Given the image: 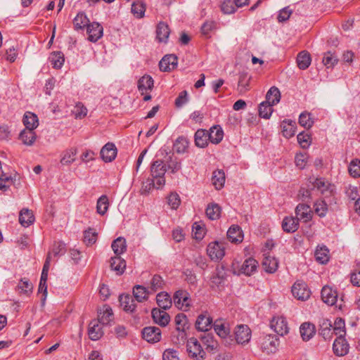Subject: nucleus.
I'll return each instance as SVG.
<instances>
[{
  "instance_id": "423d86ee",
  "label": "nucleus",
  "mask_w": 360,
  "mask_h": 360,
  "mask_svg": "<svg viewBox=\"0 0 360 360\" xmlns=\"http://www.w3.org/2000/svg\"><path fill=\"white\" fill-rule=\"evenodd\" d=\"M207 253L212 260L219 261L225 255L224 245L218 241L212 242L207 245Z\"/></svg>"
},
{
  "instance_id": "338daca9",
  "label": "nucleus",
  "mask_w": 360,
  "mask_h": 360,
  "mask_svg": "<svg viewBox=\"0 0 360 360\" xmlns=\"http://www.w3.org/2000/svg\"><path fill=\"white\" fill-rule=\"evenodd\" d=\"M235 2L232 0H225L221 4V11L225 14H231L235 12Z\"/></svg>"
},
{
  "instance_id": "bf43d9fd",
  "label": "nucleus",
  "mask_w": 360,
  "mask_h": 360,
  "mask_svg": "<svg viewBox=\"0 0 360 360\" xmlns=\"http://www.w3.org/2000/svg\"><path fill=\"white\" fill-rule=\"evenodd\" d=\"M97 240V233L92 229H89L84 233V241L86 245H92Z\"/></svg>"
},
{
  "instance_id": "0eeeda50",
  "label": "nucleus",
  "mask_w": 360,
  "mask_h": 360,
  "mask_svg": "<svg viewBox=\"0 0 360 360\" xmlns=\"http://www.w3.org/2000/svg\"><path fill=\"white\" fill-rule=\"evenodd\" d=\"M293 296L300 300H306L310 297V290L302 281H296L292 287Z\"/></svg>"
},
{
  "instance_id": "774afa93",
  "label": "nucleus",
  "mask_w": 360,
  "mask_h": 360,
  "mask_svg": "<svg viewBox=\"0 0 360 360\" xmlns=\"http://www.w3.org/2000/svg\"><path fill=\"white\" fill-rule=\"evenodd\" d=\"M162 360H179L177 352L173 349H166L163 353Z\"/></svg>"
},
{
  "instance_id": "7c9ffc66",
  "label": "nucleus",
  "mask_w": 360,
  "mask_h": 360,
  "mask_svg": "<svg viewBox=\"0 0 360 360\" xmlns=\"http://www.w3.org/2000/svg\"><path fill=\"white\" fill-rule=\"evenodd\" d=\"M300 335L304 341L309 340L315 334V327L309 323H304L300 328Z\"/></svg>"
},
{
  "instance_id": "2eb2a0df",
  "label": "nucleus",
  "mask_w": 360,
  "mask_h": 360,
  "mask_svg": "<svg viewBox=\"0 0 360 360\" xmlns=\"http://www.w3.org/2000/svg\"><path fill=\"white\" fill-rule=\"evenodd\" d=\"M177 57L174 54L165 56L159 63L160 70L164 72H169L177 66Z\"/></svg>"
},
{
  "instance_id": "6ab92c4d",
  "label": "nucleus",
  "mask_w": 360,
  "mask_h": 360,
  "mask_svg": "<svg viewBox=\"0 0 360 360\" xmlns=\"http://www.w3.org/2000/svg\"><path fill=\"white\" fill-rule=\"evenodd\" d=\"M152 317L155 323L160 326H166L169 321V315L164 310L158 308H154L151 311Z\"/></svg>"
},
{
  "instance_id": "7ed1b4c3",
  "label": "nucleus",
  "mask_w": 360,
  "mask_h": 360,
  "mask_svg": "<svg viewBox=\"0 0 360 360\" xmlns=\"http://www.w3.org/2000/svg\"><path fill=\"white\" fill-rule=\"evenodd\" d=\"M186 347L188 356L193 360H204L205 359L206 352L195 338H191L188 340Z\"/></svg>"
},
{
  "instance_id": "c9c22d12",
  "label": "nucleus",
  "mask_w": 360,
  "mask_h": 360,
  "mask_svg": "<svg viewBox=\"0 0 360 360\" xmlns=\"http://www.w3.org/2000/svg\"><path fill=\"white\" fill-rule=\"evenodd\" d=\"M22 122L25 129L34 130L39 126V119L37 114H24Z\"/></svg>"
},
{
  "instance_id": "ea45409f",
  "label": "nucleus",
  "mask_w": 360,
  "mask_h": 360,
  "mask_svg": "<svg viewBox=\"0 0 360 360\" xmlns=\"http://www.w3.org/2000/svg\"><path fill=\"white\" fill-rule=\"evenodd\" d=\"M208 133L204 129H198L195 134V143L198 147L205 148L207 146Z\"/></svg>"
},
{
  "instance_id": "5fc2aeb1",
  "label": "nucleus",
  "mask_w": 360,
  "mask_h": 360,
  "mask_svg": "<svg viewBox=\"0 0 360 360\" xmlns=\"http://www.w3.org/2000/svg\"><path fill=\"white\" fill-rule=\"evenodd\" d=\"M175 324L176 326V330L179 332H181V333H184V330L186 328L187 325V317L184 314H178L175 316Z\"/></svg>"
},
{
  "instance_id": "864d4df0",
  "label": "nucleus",
  "mask_w": 360,
  "mask_h": 360,
  "mask_svg": "<svg viewBox=\"0 0 360 360\" xmlns=\"http://www.w3.org/2000/svg\"><path fill=\"white\" fill-rule=\"evenodd\" d=\"M345 321L342 319H336L334 323V326L332 327L333 333H335L338 337H343L345 334Z\"/></svg>"
},
{
  "instance_id": "6e6d98bb",
  "label": "nucleus",
  "mask_w": 360,
  "mask_h": 360,
  "mask_svg": "<svg viewBox=\"0 0 360 360\" xmlns=\"http://www.w3.org/2000/svg\"><path fill=\"white\" fill-rule=\"evenodd\" d=\"M322 61L327 68H330L338 63V59L335 55L328 51L324 55Z\"/></svg>"
},
{
  "instance_id": "4468645a",
  "label": "nucleus",
  "mask_w": 360,
  "mask_h": 360,
  "mask_svg": "<svg viewBox=\"0 0 360 360\" xmlns=\"http://www.w3.org/2000/svg\"><path fill=\"white\" fill-rule=\"evenodd\" d=\"M98 320L99 324L103 326L110 325L114 319V315L112 309L108 306L104 305L98 312Z\"/></svg>"
},
{
  "instance_id": "b1692460",
  "label": "nucleus",
  "mask_w": 360,
  "mask_h": 360,
  "mask_svg": "<svg viewBox=\"0 0 360 360\" xmlns=\"http://www.w3.org/2000/svg\"><path fill=\"white\" fill-rule=\"evenodd\" d=\"M103 335V331L96 320L92 321L89 326V336L92 340H98Z\"/></svg>"
},
{
  "instance_id": "79ce46f5",
  "label": "nucleus",
  "mask_w": 360,
  "mask_h": 360,
  "mask_svg": "<svg viewBox=\"0 0 360 360\" xmlns=\"http://www.w3.org/2000/svg\"><path fill=\"white\" fill-rule=\"evenodd\" d=\"M329 250L326 246L318 247L315 251L316 260L320 264H326L329 260Z\"/></svg>"
},
{
  "instance_id": "f257e3e1",
  "label": "nucleus",
  "mask_w": 360,
  "mask_h": 360,
  "mask_svg": "<svg viewBox=\"0 0 360 360\" xmlns=\"http://www.w3.org/2000/svg\"><path fill=\"white\" fill-rule=\"evenodd\" d=\"M281 98L280 91L277 87L272 86L266 95V101L262 102L258 108V112H273V105L278 103Z\"/></svg>"
},
{
  "instance_id": "58836bf2",
  "label": "nucleus",
  "mask_w": 360,
  "mask_h": 360,
  "mask_svg": "<svg viewBox=\"0 0 360 360\" xmlns=\"http://www.w3.org/2000/svg\"><path fill=\"white\" fill-rule=\"evenodd\" d=\"M111 248L117 256H120L127 250L126 240L123 237H118L112 243Z\"/></svg>"
},
{
  "instance_id": "72a5a7b5",
  "label": "nucleus",
  "mask_w": 360,
  "mask_h": 360,
  "mask_svg": "<svg viewBox=\"0 0 360 360\" xmlns=\"http://www.w3.org/2000/svg\"><path fill=\"white\" fill-rule=\"evenodd\" d=\"M227 237L232 243L241 242L243 238L242 231L237 225H233L229 229Z\"/></svg>"
},
{
  "instance_id": "49530a36",
  "label": "nucleus",
  "mask_w": 360,
  "mask_h": 360,
  "mask_svg": "<svg viewBox=\"0 0 360 360\" xmlns=\"http://www.w3.org/2000/svg\"><path fill=\"white\" fill-rule=\"evenodd\" d=\"M133 295L137 302H141L148 298V290L145 287L137 285L133 289Z\"/></svg>"
},
{
  "instance_id": "6e6552de",
  "label": "nucleus",
  "mask_w": 360,
  "mask_h": 360,
  "mask_svg": "<svg viewBox=\"0 0 360 360\" xmlns=\"http://www.w3.org/2000/svg\"><path fill=\"white\" fill-rule=\"evenodd\" d=\"M309 183L311 184V188H316L321 194L326 196L330 195L333 192V186L324 179H311Z\"/></svg>"
},
{
  "instance_id": "bb28decb",
  "label": "nucleus",
  "mask_w": 360,
  "mask_h": 360,
  "mask_svg": "<svg viewBox=\"0 0 360 360\" xmlns=\"http://www.w3.org/2000/svg\"><path fill=\"white\" fill-rule=\"evenodd\" d=\"M262 266L266 272L273 274L278 269V262L275 257L267 255L263 259Z\"/></svg>"
},
{
  "instance_id": "09e8293b",
  "label": "nucleus",
  "mask_w": 360,
  "mask_h": 360,
  "mask_svg": "<svg viewBox=\"0 0 360 360\" xmlns=\"http://www.w3.org/2000/svg\"><path fill=\"white\" fill-rule=\"evenodd\" d=\"M89 20L84 13H79L74 19L75 30H81L88 26Z\"/></svg>"
},
{
  "instance_id": "f8f14e48",
  "label": "nucleus",
  "mask_w": 360,
  "mask_h": 360,
  "mask_svg": "<svg viewBox=\"0 0 360 360\" xmlns=\"http://www.w3.org/2000/svg\"><path fill=\"white\" fill-rule=\"evenodd\" d=\"M195 327L200 331H208L213 327L212 317L207 312L200 314L195 321Z\"/></svg>"
},
{
  "instance_id": "c03bdc74",
  "label": "nucleus",
  "mask_w": 360,
  "mask_h": 360,
  "mask_svg": "<svg viewBox=\"0 0 360 360\" xmlns=\"http://www.w3.org/2000/svg\"><path fill=\"white\" fill-rule=\"evenodd\" d=\"M212 184L217 190L221 189L225 183V174L222 170H216L212 174Z\"/></svg>"
},
{
  "instance_id": "1a4fd4ad",
  "label": "nucleus",
  "mask_w": 360,
  "mask_h": 360,
  "mask_svg": "<svg viewBox=\"0 0 360 360\" xmlns=\"http://www.w3.org/2000/svg\"><path fill=\"white\" fill-rule=\"evenodd\" d=\"M235 338L238 344L248 343L251 338V330L247 325L237 326L235 329Z\"/></svg>"
},
{
  "instance_id": "4d7b16f0",
  "label": "nucleus",
  "mask_w": 360,
  "mask_h": 360,
  "mask_svg": "<svg viewBox=\"0 0 360 360\" xmlns=\"http://www.w3.org/2000/svg\"><path fill=\"white\" fill-rule=\"evenodd\" d=\"M250 79V77L247 72H241L240 74L238 87L239 91L245 92L248 89Z\"/></svg>"
},
{
  "instance_id": "f704fd0d",
  "label": "nucleus",
  "mask_w": 360,
  "mask_h": 360,
  "mask_svg": "<svg viewBox=\"0 0 360 360\" xmlns=\"http://www.w3.org/2000/svg\"><path fill=\"white\" fill-rule=\"evenodd\" d=\"M34 221L32 212L28 209H22L19 214V222L24 227H27Z\"/></svg>"
},
{
  "instance_id": "4c0bfd02",
  "label": "nucleus",
  "mask_w": 360,
  "mask_h": 360,
  "mask_svg": "<svg viewBox=\"0 0 360 360\" xmlns=\"http://www.w3.org/2000/svg\"><path fill=\"white\" fill-rule=\"evenodd\" d=\"M311 58L310 54L305 51H301L297 57V66L301 70H306L310 65Z\"/></svg>"
},
{
  "instance_id": "c85d7f7f",
  "label": "nucleus",
  "mask_w": 360,
  "mask_h": 360,
  "mask_svg": "<svg viewBox=\"0 0 360 360\" xmlns=\"http://www.w3.org/2000/svg\"><path fill=\"white\" fill-rule=\"evenodd\" d=\"M121 306L125 311L133 312L136 308V304L133 297L129 295H122L119 297Z\"/></svg>"
},
{
  "instance_id": "2f4dec72",
  "label": "nucleus",
  "mask_w": 360,
  "mask_h": 360,
  "mask_svg": "<svg viewBox=\"0 0 360 360\" xmlns=\"http://www.w3.org/2000/svg\"><path fill=\"white\" fill-rule=\"evenodd\" d=\"M170 30L168 25L163 22L158 23L156 30L157 39L160 42H167Z\"/></svg>"
},
{
  "instance_id": "393cba45",
  "label": "nucleus",
  "mask_w": 360,
  "mask_h": 360,
  "mask_svg": "<svg viewBox=\"0 0 360 360\" xmlns=\"http://www.w3.org/2000/svg\"><path fill=\"white\" fill-rule=\"evenodd\" d=\"M208 133V138L211 143L217 144L223 139L224 131L219 125L212 127Z\"/></svg>"
},
{
  "instance_id": "cd10ccee",
  "label": "nucleus",
  "mask_w": 360,
  "mask_h": 360,
  "mask_svg": "<svg viewBox=\"0 0 360 360\" xmlns=\"http://www.w3.org/2000/svg\"><path fill=\"white\" fill-rule=\"evenodd\" d=\"M156 302L160 308L167 310L172 307V300L167 292H161L156 296Z\"/></svg>"
},
{
  "instance_id": "5701e85b",
  "label": "nucleus",
  "mask_w": 360,
  "mask_h": 360,
  "mask_svg": "<svg viewBox=\"0 0 360 360\" xmlns=\"http://www.w3.org/2000/svg\"><path fill=\"white\" fill-rule=\"evenodd\" d=\"M282 229L285 232L294 233L299 228V219L294 217H285L282 221Z\"/></svg>"
},
{
  "instance_id": "f03ea898",
  "label": "nucleus",
  "mask_w": 360,
  "mask_h": 360,
  "mask_svg": "<svg viewBox=\"0 0 360 360\" xmlns=\"http://www.w3.org/2000/svg\"><path fill=\"white\" fill-rule=\"evenodd\" d=\"M167 171L166 165L163 161L157 160L154 161L150 167L151 176L156 180L157 189L165 184V174Z\"/></svg>"
},
{
  "instance_id": "a878e982",
  "label": "nucleus",
  "mask_w": 360,
  "mask_h": 360,
  "mask_svg": "<svg viewBox=\"0 0 360 360\" xmlns=\"http://www.w3.org/2000/svg\"><path fill=\"white\" fill-rule=\"evenodd\" d=\"M296 217L308 221L311 219V211L310 207L305 204H299L295 208Z\"/></svg>"
},
{
  "instance_id": "a211bd4d",
  "label": "nucleus",
  "mask_w": 360,
  "mask_h": 360,
  "mask_svg": "<svg viewBox=\"0 0 360 360\" xmlns=\"http://www.w3.org/2000/svg\"><path fill=\"white\" fill-rule=\"evenodd\" d=\"M349 346L343 337H338L333 342V349L338 356H343L349 352Z\"/></svg>"
},
{
  "instance_id": "f3484780",
  "label": "nucleus",
  "mask_w": 360,
  "mask_h": 360,
  "mask_svg": "<svg viewBox=\"0 0 360 360\" xmlns=\"http://www.w3.org/2000/svg\"><path fill=\"white\" fill-rule=\"evenodd\" d=\"M87 33L89 40L92 42L97 41L103 36V27L96 22L89 23L87 26Z\"/></svg>"
},
{
  "instance_id": "3c124183",
  "label": "nucleus",
  "mask_w": 360,
  "mask_h": 360,
  "mask_svg": "<svg viewBox=\"0 0 360 360\" xmlns=\"http://www.w3.org/2000/svg\"><path fill=\"white\" fill-rule=\"evenodd\" d=\"M220 212L221 207L215 203L209 205L206 209V214L212 220L218 219L220 216Z\"/></svg>"
},
{
  "instance_id": "20e7f679",
  "label": "nucleus",
  "mask_w": 360,
  "mask_h": 360,
  "mask_svg": "<svg viewBox=\"0 0 360 360\" xmlns=\"http://www.w3.org/2000/svg\"><path fill=\"white\" fill-rule=\"evenodd\" d=\"M174 305L182 310L186 311L191 306V300L189 293L184 290H179L173 296Z\"/></svg>"
},
{
  "instance_id": "0e129e2a",
  "label": "nucleus",
  "mask_w": 360,
  "mask_h": 360,
  "mask_svg": "<svg viewBox=\"0 0 360 360\" xmlns=\"http://www.w3.org/2000/svg\"><path fill=\"white\" fill-rule=\"evenodd\" d=\"M145 5L141 2L133 3L131 5V12L137 18H142L145 13Z\"/></svg>"
},
{
  "instance_id": "dca6fc26",
  "label": "nucleus",
  "mask_w": 360,
  "mask_h": 360,
  "mask_svg": "<svg viewBox=\"0 0 360 360\" xmlns=\"http://www.w3.org/2000/svg\"><path fill=\"white\" fill-rule=\"evenodd\" d=\"M100 153L104 162H110L117 155V148L114 143L109 142L101 148Z\"/></svg>"
},
{
  "instance_id": "473e14b6",
  "label": "nucleus",
  "mask_w": 360,
  "mask_h": 360,
  "mask_svg": "<svg viewBox=\"0 0 360 360\" xmlns=\"http://www.w3.org/2000/svg\"><path fill=\"white\" fill-rule=\"evenodd\" d=\"M110 267L112 270L116 271L117 275H121L124 273L126 267V262L120 256L111 257Z\"/></svg>"
},
{
  "instance_id": "e2e57ef3",
  "label": "nucleus",
  "mask_w": 360,
  "mask_h": 360,
  "mask_svg": "<svg viewBox=\"0 0 360 360\" xmlns=\"http://www.w3.org/2000/svg\"><path fill=\"white\" fill-rule=\"evenodd\" d=\"M349 172L351 176L353 177H359L360 176V160H352L349 166Z\"/></svg>"
},
{
  "instance_id": "a18cd8bd",
  "label": "nucleus",
  "mask_w": 360,
  "mask_h": 360,
  "mask_svg": "<svg viewBox=\"0 0 360 360\" xmlns=\"http://www.w3.org/2000/svg\"><path fill=\"white\" fill-rule=\"evenodd\" d=\"M332 324L328 320H323L320 325L319 334L325 339H330L332 337Z\"/></svg>"
},
{
  "instance_id": "e433bc0d",
  "label": "nucleus",
  "mask_w": 360,
  "mask_h": 360,
  "mask_svg": "<svg viewBox=\"0 0 360 360\" xmlns=\"http://www.w3.org/2000/svg\"><path fill=\"white\" fill-rule=\"evenodd\" d=\"M77 149L71 148L65 150L63 153L60 159V164L63 165H70L75 160L77 155Z\"/></svg>"
},
{
  "instance_id": "ddd939ff",
  "label": "nucleus",
  "mask_w": 360,
  "mask_h": 360,
  "mask_svg": "<svg viewBox=\"0 0 360 360\" xmlns=\"http://www.w3.org/2000/svg\"><path fill=\"white\" fill-rule=\"evenodd\" d=\"M271 328L278 335L281 336L286 335L289 331L287 321L282 316L273 318L271 321Z\"/></svg>"
},
{
  "instance_id": "13d9d810",
  "label": "nucleus",
  "mask_w": 360,
  "mask_h": 360,
  "mask_svg": "<svg viewBox=\"0 0 360 360\" xmlns=\"http://www.w3.org/2000/svg\"><path fill=\"white\" fill-rule=\"evenodd\" d=\"M314 211L319 217L326 216L328 211V205L324 200H318L314 203Z\"/></svg>"
},
{
  "instance_id": "c756f323",
  "label": "nucleus",
  "mask_w": 360,
  "mask_h": 360,
  "mask_svg": "<svg viewBox=\"0 0 360 360\" xmlns=\"http://www.w3.org/2000/svg\"><path fill=\"white\" fill-rule=\"evenodd\" d=\"M154 81L151 76L145 75L141 77L138 82L139 90L142 94L148 90H151L153 87Z\"/></svg>"
},
{
  "instance_id": "aec40b11",
  "label": "nucleus",
  "mask_w": 360,
  "mask_h": 360,
  "mask_svg": "<svg viewBox=\"0 0 360 360\" xmlns=\"http://www.w3.org/2000/svg\"><path fill=\"white\" fill-rule=\"evenodd\" d=\"M213 328L216 333L221 338H226L230 334L229 324L224 319H217L213 323Z\"/></svg>"
},
{
  "instance_id": "4be33fe9",
  "label": "nucleus",
  "mask_w": 360,
  "mask_h": 360,
  "mask_svg": "<svg viewBox=\"0 0 360 360\" xmlns=\"http://www.w3.org/2000/svg\"><path fill=\"white\" fill-rule=\"evenodd\" d=\"M283 136L286 139H290L295 136L296 129V122L291 120H285L281 124Z\"/></svg>"
},
{
  "instance_id": "9b49d317",
  "label": "nucleus",
  "mask_w": 360,
  "mask_h": 360,
  "mask_svg": "<svg viewBox=\"0 0 360 360\" xmlns=\"http://www.w3.org/2000/svg\"><path fill=\"white\" fill-rule=\"evenodd\" d=\"M321 295L323 302L328 305H335L338 302V292L330 286H323Z\"/></svg>"
},
{
  "instance_id": "de8ad7c7",
  "label": "nucleus",
  "mask_w": 360,
  "mask_h": 360,
  "mask_svg": "<svg viewBox=\"0 0 360 360\" xmlns=\"http://www.w3.org/2000/svg\"><path fill=\"white\" fill-rule=\"evenodd\" d=\"M108 207L109 202L107 195H101L97 200L96 212L101 215H104L108 211Z\"/></svg>"
},
{
  "instance_id": "603ef678",
  "label": "nucleus",
  "mask_w": 360,
  "mask_h": 360,
  "mask_svg": "<svg viewBox=\"0 0 360 360\" xmlns=\"http://www.w3.org/2000/svg\"><path fill=\"white\" fill-rule=\"evenodd\" d=\"M165 162L168 169L171 170L172 174L177 172L181 169V162L176 158H173V155H169Z\"/></svg>"
},
{
  "instance_id": "37998d69",
  "label": "nucleus",
  "mask_w": 360,
  "mask_h": 360,
  "mask_svg": "<svg viewBox=\"0 0 360 360\" xmlns=\"http://www.w3.org/2000/svg\"><path fill=\"white\" fill-rule=\"evenodd\" d=\"M49 59L53 68L56 69H60L63 65L65 61L64 56L60 51L53 52Z\"/></svg>"
},
{
  "instance_id": "9d476101",
  "label": "nucleus",
  "mask_w": 360,
  "mask_h": 360,
  "mask_svg": "<svg viewBox=\"0 0 360 360\" xmlns=\"http://www.w3.org/2000/svg\"><path fill=\"white\" fill-rule=\"evenodd\" d=\"M142 336L148 342H158L161 339V330L155 326H148L143 329Z\"/></svg>"
},
{
  "instance_id": "680f3d73",
  "label": "nucleus",
  "mask_w": 360,
  "mask_h": 360,
  "mask_svg": "<svg viewBox=\"0 0 360 360\" xmlns=\"http://www.w3.org/2000/svg\"><path fill=\"white\" fill-rule=\"evenodd\" d=\"M165 285L164 280L159 275H154L150 281V289L155 292L158 290L162 289Z\"/></svg>"
},
{
  "instance_id": "412c9836",
  "label": "nucleus",
  "mask_w": 360,
  "mask_h": 360,
  "mask_svg": "<svg viewBox=\"0 0 360 360\" xmlns=\"http://www.w3.org/2000/svg\"><path fill=\"white\" fill-rule=\"evenodd\" d=\"M258 262L254 258L249 257L246 259L240 269V272L246 276H251L256 272Z\"/></svg>"
},
{
  "instance_id": "8fccbe9b",
  "label": "nucleus",
  "mask_w": 360,
  "mask_h": 360,
  "mask_svg": "<svg viewBox=\"0 0 360 360\" xmlns=\"http://www.w3.org/2000/svg\"><path fill=\"white\" fill-rule=\"evenodd\" d=\"M173 147L177 153H184L188 147V141L185 137L180 136L176 139Z\"/></svg>"
},
{
  "instance_id": "69168bd1",
  "label": "nucleus",
  "mask_w": 360,
  "mask_h": 360,
  "mask_svg": "<svg viewBox=\"0 0 360 360\" xmlns=\"http://www.w3.org/2000/svg\"><path fill=\"white\" fill-rule=\"evenodd\" d=\"M201 340L207 348H210L212 350L217 349V342L214 340L212 335L205 334L201 337Z\"/></svg>"
},
{
  "instance_id": "39448f33",
  "label": "nucleus",
  "mask_w": 360,
  "mask_h": 360,
  "mask_svg": "<svg viewBox=\"0 0 360 360\" xmlns=\"http://www.w3.org/2000/svg\"><path fill=\"white\" fill-rule=\"evenodd\" d=\"M278 346L279 338L275 335H266L261 340V349L267 354L276 353L278 351Z\"/></svg>"
},
{
  "instance_id": "052dcab7",
  "label": "nucleus",
  "mask_w": 360,
  "mask_h": 360,
  "mask_svg": "<svg viewBox=\"0 0 360 360\" xmlns=\"http://www.w3.org/2000/svg\"><path fill=\"white\" fill-rule=\"evenodd\" d=\"M311 114H300L299 123L304 128L309 129L314 124V118Z\"/></svg>"
},
{
  "instance_id": "a19ab883",
  "label": "nucleus",
  "mask_w": 360,
  "mask_h": 360,
  "mask_svg": "<svg viewBox=\"0 0 360 360\" xmlns=\"http://www.w3.org/2000/svg\"><path fill=\"white\" fill-rule=\"evenodd\" d=\"M19 137L25 145L32 146L36 140V134L34 130L25 129L20 132Z\"/></svg>"
}]
</instances>
